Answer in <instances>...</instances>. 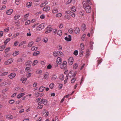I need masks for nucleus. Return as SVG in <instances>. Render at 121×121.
Here are the masks:
<instances>
[{"label":"nucleus","instance_id":"obj_52","mask_svg":"<svg viewBox=\"0 0 121 121\" xmlns=\"http://www.w3.org/2000/svg\"><path fill=\"white\" fill-rule=\"evenodd\" d=\"M68 31L70 33H72L73 32V30L72 29L70 28L69 30Z\"/></svg>","mask_w":121,"mask_h":121},{"label":"nucleus","instance_id":"obj_61","mask_svg":"<svg viewBox=\"0 0 121 121\" xmlns=\"http://www.w3.org/2000/svg\"><path fill=\"white\" fill-rule=\"evenodd\" d=\"M27 78H26L23 79V81H22V83H24L26 81Z\"/></svg>","mask_w":121,"mask_h":121},{"label":"nucleus","instance_id":"obj_49","mask_svg":"<svg viewBox=\"0 0 121 121\" xmlns=\"http://www.w3.org/2000/svg\"><path fill=\"white\" fill-rule=\"evenodd\" d=\"M30 20H28L25 23V25H27L29 24L30 23Z\"/></svg>","mask_w":121,"mask_h":121},{"label":"nucleus","instance_id":"obj_59","mask_svg":"<svg viewBox=\"0 0 121 121\" xmlns=\"http://www.w3.org/2000/svg\"><path fill=\"white\" fill-rule=\"evenodd\" d=\"M4 64L6 65H8L10 64L9 62V61L8 60L5 61L4 62Z\"/></svg>","mask_w":121,"mask_h":121},{"label":"nucleus","instance_id":"obj_53","mask_svg":"<svg viewBox=\"0 0 121 121\" xmlns=\"http://www.w3.org/2000/svg\"><path fill=\"white\" fill-rule=\"evenodd\" d=\"M71 10L73 12H75L76 11L75 8L74 6H73L71 8Z\"/></svg>","mask_w":121,"mask_h":121},{"label":"nucleus","instance_id":"obj_27","mask_svg":"<svg viewBox=\"0 0 121 121\" xmlns=\"http://www.w3.org/2000/svg\"><path fill=\"white\" fill-rule=\"evenodd\" d=\"M10 40V38H8L6 39L4 42V44L6 45L7 43Z\"/></svg>","mask_w":121,"mask_h":121},{"label":"nucleus","instance_id":"obj_29","mask_svg":"<svg viewBox=\"0 0 121 121\" xmlns=\"http://www.w3.org/2000/svg\"><path fill=\"white\" fill-rule=\"evenodd\" d=\"M31 63V61L28 60L26 63V66L29 65Z\"/></svg>","mask_w":121,"mask_h":121},{"label":"nucleus","instance_id":"obj_11","mask_svg":"<svg viewBox=\"0 0 121 121\" xmlns=\"http://www.w3.org/2000/svg\"><path fill=\"white\" fill-rule=\"evenodd\" d=\"M50 9V7L48 6H46L43 8V10L44 11L47 12Z\"/></svg>","mask_w":121,"mask_h":121},{"label":"nucleus","instance_id":"obj_9","mask_svg":"<svg viewBox=\"0 0 121 121\" xmlns=\"http://www.w3.org/2000/svg\"><path fill=\"white\" fill-rule=\"evenodd\" d=\"M65 40L67 41H70L71 40V36L70 35H69L68 36V37H65Z\"/></svg>","mask_w":121,"mask_h":121},{"label":"nucleus","instance_id":"obj_51","mask_svg":"<svg viewBox=\"0 0 121 121\" xmlns=\"http://www.w3.org/2000/svg\"><path fill=\"white\" fill-rule=\"evenodd\" d=\"M38 63V61L37 60H35L34 61V63L33 65H35L36 64Z\"/></svg>","mask_w":121,"mask_h":121},{"label":"nucleus","instance_id":"obj_57","mask_svg":"<svg viewBox=\"0 0 121 121\" xmlns=\"http://www.w3.org/2000/svg\"><path fill=\"white\" fill-rule=\"evenodd\" d=\"M13 59H9L8 60L9 61V62L10 64L12 63L13 61Z\"/></svg>","mask_w":121,"mask_h":121},{"label":"nucleus","instance_id":"obj_48","mask_svg":"<svg viewBox=\"0 0 121 121\" xmlns=\"http://www.w3.org/2000/svg\"><path fill=\"white\" fill-rule=\"evenodd\" d=\"M9 30V27H7L4 29V31L5 32H8Z\"/></svg>","mask_w":121,"mask_h":121},{"label":"nucleus","instance_id":"obj_28","mask_svg":"<svg viewBox=\"0 0 121 121\" xmlns=\"http://www.w3.org/2000/svg\"><path fill=\"white\" fill-rule=\"evenodd\" d=\"M36 73L37 74H40L42 73V71L41 70H36Z\"/></svg>","mask_w":121,"mask_h":121},{"label":"nucleus","instance_id":"obj_19","mask_svg":"<svg viewBox=\"0 0 121 121\" xmlns=\"http://www.w3.org/2000/svg\"><path fill=\"white\" fill-rule=\"evenodd\" d=\"M53 56L55 57H57L59 56L58 52H53Z\"/></svg>","mask_w":121,"mask_h":121},{"label":"nucleus","instance_id":"obj_32","mask_svg":"<svg viewBox=\"0 0 121 121\" xmlns=\"http://www.w3.org/2000/svg\"><path fill=\"white\" fill-rule=\"evenodd\" d=\"M8 72H4L3 73H1L0 74V76H3L8 74Z\"/></svg>","mask_w":121,"mask_h":121},{"label":"nucleus","instance_id":"obj_44","mask_svg":"<svg viewBox=\"0 0 121 121\" xmlns=\"http://www.w3.org/2000/svg\"><path fill=\"white\" fill-rule=\"evenodd\" d=\"M81 47L82 49L83 50L84 49V45L82 43H81Z\"/></svg>","mask_w":121,"mask_h":121},{"label":"nucleus","instance_id":"obj_60","mask_svg":"<svg viewBox=\"0 0 121 121\" xmlns=\"http://www.w3.org/2000/svg\"><path fill=\"white\" fill-rule=\"evenodd\" d=\"M72 0H69L67 2L66 4H70Z\"/></svg>","mask_w":121,"mask_h":121},{"label":"nucleus","instance_id":"obj_5","mask_svg":"<svg viewBox=\"0 0 121 121\" xmlns=\"http://www.w3.org/2000/svg\"><path fill=\"white\" fill-rule=\"evenodd\" d=\"M67 62L65 61H63L62 64L60 65V68L61 69H65L67 66Z\"/></svg>","mask_w":121,"mask_h":121},{"label":"nucleus","instance_id":"obj_7","mask_svg":"<svg viewBox=\"0 0 121 121\" xmlns=\"http://www.w3.org/2000/svg\"><path fill=\"white\" fill-rule=\"evenodd\" d=\"M74 32L77 34H78L80 33V29L78 27H76L74 28Z\"/></svg>","mask_w":121,"mask_h":121},{"label":"nucleus","instance_id":"obj_15","mask_svg":"<svg viewBox=\"0 0 121 121\" xmlns=\"http://www.w3.org/2000/svg\"><path fill=\"white\" fill-rule=\"evenodd\" d=\"M86 28V26L85 24H83L81 26V29L82 31H84Z\"/></svg>","mask_w":121,"mask_h":121},{"label":"nucleus","instance_id":"obj_18","mask_svg":"<svg viewBox=\"0 0 121 121\" xmlns=\"http://www.w3.org/2000/svg\"><path fill=\"white\" fill-rule=\"evenodd\" d=\"M57 78V76L56 74H53L52 75L51 78V80H54L56 79Z\"/></svg>","mask_w":121,"mask_h":121},{"label":"nucleus","instance_id":"obj_38","mask_svg":"<svg viewBox=\"0 0 121 121\" xmlns=\"http://www.w3.org/2000/svg\"><path fill=\"white\" fill-rule=\"evenodd\" d=\"M78 65L77 63H76L73 65V68L74 69H76L78 67Z\"/></svg>","mask_w":121,"mask_h":121},{"label":"nucleus","instance_id":"obj_1","mask_svg":"<svg viewBox=\"0 0 121 121\" xmlns=\"http://www.w3.org/2000/svg\"><path fill=\"white\" fill-rule=\"evenodd\" d=\"M87 2L85 1L83 2V4L84 7L86 9V13H90L91 12V7L90 5L91 4V2L90 0H86Z\"/></svg>","mask_w":121,"mask_h":121},{"label":"nucleus","instance_id":"obj_39","mask_svg":"<svg viewBox=\"0 0 121 121\" xmlns=\"http://www.w3.org/2000/svg\"><path fill=\"white\" fill-rule=\"evenodd\" d=\"M43 42L46 43L48 41V39L47 38H45L43 39Z\"/></svg>","mask_w":121,"mask_h":121},{"label":"nucleus","instance_id":"obj_36","mask_svg":"<svg viewBox=\"0 0 121 121\" xmlns=\"http://www.w3.org/2000/svg\"><path fill=\"white\" fill-rule=\"evenodd\" d=\"M58 12V10L57 9H53L52 11V13H57Z\"/></svg>","mask_w":121,"mask_h":121},{"label":"nucleus","instance_id":"obj_33","mask_svg":"<svg viewBox=\"0 0 121 121\" xmlns=\"http://www.w3.org/2000/svg\"><path fill=\"white\" fill-rule=\"evenodd\" d=\"M71 17L69 16H65L64 17V20H65V19L69 20L70 19Z\"/></svg>","mask_w":121,"mask_h":121},{"label":"nucleus","instance_id":"obj_35","mask_svg":"<svg viewBox=\"0 0 121 121\" xmlns=\"http://www.w3.org/2000/svg\"><path fill=\"white\" fill-rule=\"evenodd\" d=\"M26 43V41H24L22 42L21 43L19 44V46H20L23 45L24 44H25Z\"/></svg>","mask_w":121,"mask_h":121},{"label":"nucleus","instance_id":"obj_16","mask_svg":"<svg viewBox=\"0 0 121 121\" xmlns=\"http://www.w3.org/2000/svg\"><path fill=\"white\" fill-rule=\"evenodd\" d=\"M45 88V87H44L43 86H41L39 87V92H42L43 91L44 88Z\"/></svg>","mask_w":121,"mask_h":121},{"label":"nucleus","instance_id":"obj_64","mask_svg":"<svg viewBox=\"0 0 121 121\" xmlns=\"http://www.w3.org/2000/svg\"><path fill=\"white\" fill-rule=\"evenodd\" d=\"M37 83L36 82H35L34 83V84L33 85V87H35L37 85Z\"/></svg>","mask_w":121,"mask_h":121},{"label":"nucleus","instance_id":"obj_54","mask_svg":"<svg viewBox=\"0 0 121 121\" xmlns=\"http://www.w3.org/2000/svg\"><path fill=\"white\" fill-rule=\"evenodd\" d=\"M20 17V16H15L14 17V19L15 20H17L19 17Z\"/></svg>","mask_w":121,"mask_h":121},{"label":"nucleus","instance_id":"obj_42","mask_svg":"<svg viewBox=\"0 0 121 121\" xmlns=\"http://www.w3.org/2000/svg\"><path fill=\"white\" fill-rule=\"evenodd\" d=\"M5 47L4 46H2L0 47V51H3Z\"/></svg>","mask_w":121,"mask_h":121},{"label":"nucleus","instance_id":"obj_25","mask_svg":"<svg viewBox=\"0 0 121 121\" xmlns=\"http://www.w3.org/2000/svg\"><path fill=\"white\" fill-rule=\"evenodd\" d=\"M25 71L27 72H30V68L29 67H26L25 69Z\"/></svg>","mask_w":121,"mask_h":121},{"label":"nucleus","instance_id":"obj_26","mask_svg":"<svg viewBox=\"0 0 121 121\" xmlns=\"http://www.w3.org/2000/svg\"><path fill=\"white\" fill-rule=\"evenodd\" d=\"M19 53V52L18 51H16L14 52L13 54V56H16L18 55Z\"/></svg>","mask_w":121,"mask_h":121},{"label":"nucleus","instance_id":"obj_4","mask_svg":"<svg viewBox=\"0 0 121 121\" xmlns=\"http://www.w3.org/2000/svg\"><path fill=\"white\" fill-rule=\"evenodd\" d=\"M46 29V30L45 31V33L46 34H48L50 33L52 31L53 29L50 26H48L47 27Z\"/></svg>","mask_w":121,"mask_h":121},{"label":"nucleus","instance_id":"obj_43","mask_svg":"<svg viewBox=\"0 0 121 121\" xmlns=\"http://www.w3.org/2000/svg\"><path fill=\"white\" fill-rule=\"evenodd\" d=\"M10 50V48L9 47H8L4 51V52L5 53H6L7 52H9Z\"/></svg>","mask_w":121,"mask_h":121},{"label":"nucleus","instance_id":"obj_21","mask_svg":"<svg viewBox=\"0 0 121 121\" xmlns=\"http://www.w3.org/2000/svg\"><path fill=\"white\" fill-rule=\"evenodd\" d=\"M6 116V118L9 119H12L13 118L12 116L10 115H7Z\"/></svg>","mask_w":121,"mask_h":121},{"label":"nucleus","instance_id":"obj_41","mask_svg":"<svg viewBox=\"0 0 121 121\" xmlns=\"http://www.w3.org/2000/svg\"><path fill=\"white\" fill-rule=\"evenodd\" d=\"M14 102V100H13L11 99L9 100V103L10 104H12Z\"/></svg>","mask_w":121,"mask_h":121},{"label":"nucleus","instance_id":"obj_50","mask_svg":"<svg viewBox=\"0 0 121 121\" xmlns=\"http://www.w3.org/2000/svg\"><path fill=\"white\" fill-rule=\"evenodd\" d=\"M102 59H101L100 60H98V65H99L101 63L102 61Z\"/></svg>","mask_w":121,"mask_h":121},{"label":"nucleus","instance_id":"obj_17","mask_svg":"<svg viewBox=\"0 0 121 121\" xmlns=\"http://www.w3.org/2000/svg\"><path fill=\"white\" fill-rule=\"evenodd\" d=\"M32 3L31 2H27L26 5V6L27 7L29 8L30 7L32 4Z\"/></svg>","mask_w":121,"mask_h":121},{"label":"nucleus","instance_id":"obj_56","mask_svg":"<svg viewBox=\"0 0 121 121\" xmlns=\"http://www.w3.org/2000/svg\"><path fill=\"white\" fill-rule=\"evenodd\" d=\"M31 73H29L26 74V76L27 78H29L31 76Z\"/></svg>","mask_w":121,"mask_h":121},{"label":"nucleus","instance_id":"obj_8","mask_svg":"<svg viewBox=\"0 0 121 121\" xmlns=\"http://www.w3.org/2000/svg\"><path fill=\"white\" fill-rule=\"evenodd\" d=\"M16 74L15 73H11L9 76V78L11 79H12L14 78L16 76Z\"/></svg>","mask_w":121,"mask_h":121},{"label":"nucleus","instance_id":"obj_14","mask_svg":"<svg viewBox=\"0 0 121 121\" xmlns=\"http://www.w3.org/2000/svg\"><path fill=\"white\" fill-rule=\"evenodd\" d=\"M48 3V2L47 1H45V2H44L41 4L40 5V7H42L44 6H45Z\"/></svg>","mask_w":121,"mask_h":121},{"label":"nucleus","instance_id":"obj_34","mask_svg":"<svg viewBox=\"0 0 121 121\" xmlns=\"http://www.w3.org/2000/svg\"><path fill=\"white\" fill-rule=\"evenodd\" d=\"M54 86V84L53 83H51L49 85V87L51 89H52Z\"/></svg>","mask_w":121,"mask_h":121},{"label":"nucleus","instance_id":"obj_6","mask_svg":"<svg viewBox=\"0 0 121 121\" xmlns=\"http://www.w3.org/2000/svg\"><path fill=\"white\" fill-rule=\"evenodd\" d=\"M73 57H71L69 58L68 59V63L70 65H72L73 62Z\"/></svg>","mask_w":121,"mask_h":121},{"label":"nucleus","instance_id":"obj_63","mask_svg":"<svg viewBox=\"0 0 121 121\" xmlns=\"http://www.w3.org/2000/svg\"><path fill=\"white\" fill-rule=\"evenodd\" d=\"M41 40V39L39 37H38L37 38V39H36V42H38L39 41Z\"/></svg>","mask_w":121,"mask_h":121},{"label":"nucleus","instance_id":"obj_3","mask_svg":"<svg viewBox=\"0 0 121 121\" xmlns=\"http://www.w3.org/2000/svg\"><path fill=\"white\" fill-rule=\"evenodd\" d=\"M47 103V100L46 99H42L38 103V105H40L41 104L43 103V104L46 105Z\"/></svg>","mask_w":121,"mask_h":121},{"label":"nucleus","instance_id":"obj_30","mask_svg":"<svg viewBox=\"0 0 121 121\" xmlns=\"http://www.w3.org/2000/svg\"><path fill=\"white\" fill-rule=\"evenodd\" d=\"M67 13L70 15H74L75 14L73 12H71L70 11H68L66 12Z\"/></svg>","mask_w":121,"mask_h":121},{"label":"nucleus","instance_id":"obj_55","mask_svg":"<svg viewBox=\"0 0 121 121\" xmlns=\"http://www.w3.org/2000/svg\"><path fill=\"white\" fill-rule=\"evenodd\" d=\"M52 66L50 64L48 65L47 66V69H50L52 68Z\"/></svg>","mask_w":121,"mask_h":121},{"label":"nucleus","instance_id":"obj_62","mask_svg":"<svg viewBox=\"0 0 121 121\" xmlns=\"http://www.w3.org/2000/svg\"><path fill=\"white\" fill-rule=\"evenodd\" d=\"M3 32L1 31L0 32V37H1L3 35Z\"/></svg>","mask_w":121,"mask_h":121},{"label":"nucleus","instance_id":"obj_22","mask_svg":"<svg viewBox=\"0 0 121 121\" xmlns=\"http://www.w3.org/2000/svg\"><path fill=\"white\" fill-rule=\"evenodd\" d=\"M28 16H24L22 17V21H24L27 19V17Z\"/></svg>","mask_w":121,"mask_h":121},{"label":"nucleus","instance_id":"obj_45","mask_svg":"<svg viewBox=\"0 0 121 121\" xmlns=\"http://www.w3.org/2000/svg\"><path fill=\"white\" fill-rule=\"evenodd\" d=\"M76 80V79L75 78H73L71 81V82L72 83H74Z\"/></svg>","mask_w":121,"mask_h":121},{"label":"nucleus","instance_id":"obj_37","mask_svg":"<svg viewBox=\"0 0 121 121\" xmlns=\"http://www.w3.org/2000/svg\"><path fill=\"white\" fill-rule=\"evenodd\" d=\"M33 42L32 41L30 42L28 44V46L29 47H30L33 44Z\"/></svg>","mask_w":121,"mask_h":121},{"label":"nucleus","instance_id":"obj_10","mask_svg":"<svg viewBox=\"0 0 121 121\" xmlns=\"http://www.w3.org/2000/svg\"><path fill=\"white\" fill-rule=\"evenodd\" d=\"M61 59L60 57L57 58L56 61V62L57 64H60L61 63Z\"/></svg>","mask_w":121,"mask_h":121},{"label":"nucleus","instance_id":"obj_2","mask_svg":"<svg viewBox=\"0 0 121 121\" xmlns=\"http://www.w3.org/2000/svg\"><path fill=\"white\" fill-rule=\"evenodd\" d=\"M44 24L43 23L39 25L36 28V30L39 31L42 29H43L45 27Z\"/></svg>","mask_w":121,"mask_h":121},{"label":"nucleus","instance_id":"obj_12","mask_svg":"<svg viewBox=\"0 0 121 121\" xmlns=\"http://www.w3.org/2000/svg\"><path fill=\"white\" fill-rule=\"evenodd\" d=\"M49 73L48 72L46 73L44 75V78L46 79H48L49 78Z\"/></svg>","mask_w":121,"mask_h":121},{"label":"nucleus","instance_id":"obj_47","mask_svg":"<svg viewBox=\"0 0 121 121\" xmlns=\"http://www.w3.org/2000/svg\"><path fill=\"white\" fill-rule=\"evenodd\" d=\"M39 105L37 107V108L38 109H40L42 108L43 107V105H41V104Z\"/></svg>","mask_w":121,"mask_h":121},{"label":"nucleus","instance_id":"obj_23","mask_svg":"<svg viewBox=\"0 0 121 121\" xmlns=\"http://www.w3.org/2000/svg\"><path fill=\"white\" fill-rule=\"evenodd\" d=\"M57 33L58 35L59 36H60L62 35V31L61 30H59L57 32Z\"/></svg>","mask_w":121,"mask_h":121},{"label":"nucleus","instance_id":"obj_20","mask_svg":"<svg viewBox=\"0 0 121 121\" xmlns=\"http://www.w3.org/2000/svg\"><path fill=\"white\" fill-rule=\"evenodd\" d=\"M40 53V52L39 51H38L33 53V55L34 56H38Z\"/></svg>","mask_w":121,"mask_h":121},{"label":"nucleus","instance_id":"obj_40","mask_svg":"<svg viewBox=\"0 0 121 121\" xmlns=\"http://www.w3.org/2000/svg\"><path fill=\"white\" fill-rule=\"evenodd\" d=\"M35 96L36 97H37L39 95V92H37L35 93Z\"/></svg>","mask_w":121,"mask_h":121},{"label":"nucleus","instance_id":"obj_24","mask_svg":"<svg viewBox=\"0 0 121 121\" xmlns=\"http://www.w3.org/2000/svg\"><path fill=\"white\" fill-rule=\"evenodd\" d=\"M23 60V59L22 58L20 57L17 60V61L19 62H22Z\"/></svg>","mask_w":121,"mask_h":121},{"label":"nucleus","instance_id":"obj_31","mask_svg":"<svg viewBox=\"0 0 121 121\" xmlns=\"http://www.w3.org/2000/svg\"><path fill=\"white\" fill-rule=\"evenodd\" d=\"M37 48V47L33 46L31 48V50L33 51H35L36 50Z\"/></svg>","mask_w":121,"mask_h":121},{"label":"nucleus","instance_id":"obj_46","mask_svg":"<svg viewBox=\"0 0 121 121\" xmlns=\"http://www.w3.org/2000/svg\"><path fill=\"white\" fill-rule=\"evenodd\" d=\"M78 52L77 50H75L73 54L75 56H77L78 54Z\"/></svg>","mask_w":121,"mask_h":121},{"label":"nucleus","instance_id":"obj_58","mask_svg":"<svg viewBox=\"0 0 121 121\" xmlns=\"http://www.w3.org/2000/svg\"><path fill=\"white\" fill-rule=\"evenodd\" d=\"M18 43H19V42L18 41H16L14 43V44L13 45V46H17V45H18Z\"/></svg>","mask_w":121,"mask_h":121},{"label":"nucleus","instance_id":"obj_13","mask_svg":"<svg viewBox=\"0 0 121 121\" xmlns=\"http://www.w3.org/2000/svg\"><path fill=\"white\" fill-rule=\"evenodd\" d=\"M13 11V10L12 9H10L8 10L6 12L7 14L8 15H11Z\"/></svg>","mask_w":121,"mask_h":121}]
</instances>
